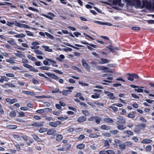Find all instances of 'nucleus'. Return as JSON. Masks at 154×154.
<instances>
[{
  "label": "nucleus",
  "mask_w": 154,
  "mask_h": 154,
  "mask_svg": "<svg viewBox=\"0 0 154 154\" xmlns=\"http://www.w3.org/2000/svg\"><path fill=\"white\" fill-rule=\"evenodd\" d=\"M61 124L60 121H56L55 122H51L49 125L52 127H56L58 125H60Z\"/></svg>",
  "instance_id": "obj_6"
},
{
  "label": "nucleus",
  "mask_w": 154,
  "mask_h": 154,
  "mask_svg": "<svg viewBox=\"0 0 154 154\" xmlns=\"http://www.w3.org/2000/svg\"><path fill=\"white\" fill-rule=\"evenodd\" d=\"M109 107L111 108L113 111H117L118 110V108L115 106H109Z\"/></svg>",
  "instance_id": "obj_47"
},
{
  "label": "nucleus",
  "mask_w": 154,
  "mask_h": 154,
  "mask_svg": "<svg viewBox=\"0 0 154 154\" xmlns=\"http://www.w3.org/2000/svg\"><path fill=\"white\" fill-rule=\"evenodd\" d=\"M152 142V140L151 139H144L143 140L141 143L144 144H149L151 143Z\"/></svg>",
  "instance_id": "obj_11"
},
{
  "label": "nucleus",
  "mask_w": 154,
  "mask_h": 154,
  "mask_svg": "<svg viewBox=\"0 0 154 154\" xmlns=\"http://www.w3.org/2000/svg\"><path fill=\"white\" fill-rule=\"evenodd\" d=\"M117 119L118 120L117 122L122 124H125V123L126 119L124 117L120 116L118 117Z\"/></svg>",
  "instance_id": "obj_5"
},
{
  "label": "nucleus",
  "mask_w": 154,
  "mask_h": 154,
  "mask_svg": "<svg viewBox=\"0 0 154 154\" xmlns=\"http://www.w3.org/2000/svg\"><path fill=\"white\" fill-rule=\"evenodd\" d=\"M21 137L25 141H27L28 140V137L25 134H23Z\"/></svg>",
  "instance_id": "obj_29"
},
{
  "label": "nucleus",
  "mask_w": 154,
  "mask_h": 154,
  "mask_svg": "<svg viewBox=\"0 0 154 154\" xmlns=\"http://www.w3.org/2000/svg\"><path fill=\"white\" fill-rule=\"evenodd\" d=\"M134 91L137 92L138 93L142 92L143 91V89L140 88L135 89H134Z\"/></svg>",
  "instance_id": "obj_49"
},
{
  "label": "nucleus",
  "mask_w": 154,
  "mask_h": 154,
  "mask_svg": "<svg viewBox=\"0 0 154 154\" xmlns=\"http://www.w3.org/2000/svg\"><path fill=\"white\" fill-rule=\"evenodd\" d=\"M25 32L26 33L27 35L28 36H34L33 34V33H32L31 32H30V31H25Z\"/></svg>",
  "instance_id": "obj_40"
},
{
  "label": "nucleus",
  "mask_w": 154,
  "mask_h": 154,
  "mask_svg": "<svg viewBox=\"0 0 154 154\" xmlns=\"http://www.w3.org/2000/svg\"><path fill=\"white\" fill-rule=\"evenodd\" d=\"M150 3L147 1H144L143 2V5L144 6L148 7L150 6Z\"/></svg>",
  "instance_id": "obj_22"
},
{
  "label": "nucleus",
  "mask_w": 154,
  "mask_h": 154,
  "mask_svg": "<svg viewBox=\"0 0 154 154\" xmlns=\"http://www.w3.org/2000/svg\"><path fill=\"white\" fill-rule=\"evenodd\" d=\"M82 61L83 66L85 67H88V65L85 60L84 59H82Z\"/></svg>",
  "instance_id": "obj_27"
},
{
  "label": "nucleus",
  "mask_w": 154,
  "mask_h": 154,
  "mask_svg": "<svg viewBox=\"0 0 154 154\" xmlns=\"http://www.w3.org/2000/svg\"><path fill=\"white\" fill-rule=\"evenodd\" d=\"M152 148V146L150 145L147 146L145 148V151L146 152H150Z\"/></svg>",
  "instance_id": "obj_18"
},
{
  "label": "nucleus",
  "mask_w": 154,
  "mask_h": 154,
  "mask_svg": "<svg viewBox=\"0 0 154 154\" xmlns=\"http://www.w3.org/2000/svg\"><path fill=\"white\" fill-rule=\"evenodd\" d=\"M45 35L48 37L49 38H50L51 39H52V40H53L54 39V37L53 35H51V34H49V33H48L47 32H45Z\"/></svg>",
  "instance_id": "obj_30"
},
{
  "label": "nucleus",
  "mask_w": 154,
  "mask_h": 154,
  "mask_svg": "<svg viewBox=\"0 0 154 154\" xmlns=\"http://www.w3.org/2000/svg\"><path fill=\"white\" fill-rule=\"evenodd\" d=\"M56 132V131L54 129H51L49 130L47 132V134L49 135H51Z\"/></svg>",
  "instance_id": "obj_17"
},
{
  "label": "nucleus",
  "mask_w": 154,
  "mask_h": 154,
  "mask_svg": "<svg viewBox=\"0 0 154 154\" xmlns=\"http://www.w3.org/2000/svg\"><path fill=\"white\" fill-rule=\"evenodd\" d=\"M66 88L68 89V90H64L62 91V94L64 95H66L67 94H69L70 93L72 92L71 90L74 88L73 87H66Z\"/></svg>",
  "instance_id": "obj_4"
},
{
  "label": "nucleus",
  "mask_w": 154,
  "mask_h": 154,
  "mask_svg": "<svg viewBox=\"0 0 154 154\" xmlns=\"http://www.w3.org/2000/svg\"><path fill=\"white\" fill-rule=\"evenodd\" d=\"M23 66L25 67H33L32 66L29 65L28 63H23Z\"/></svg>",
  "instance_id": "obj_53"
},
{
  "label": "nucleus",
  "mask_w": 154,
  "mask_h": 154,
  "mask_svg": "<svg viewBox=\"0 0 154 154\" xmlns=\"http://www.w3.org/2000/svg\"><path fill=\"white\" fill-rule=\"evenodd\" d=\"M109 46H106V48L109 49L110 52L114 53L115 52V50H118L119 48L117 47L114 48L113 46L112 45L111 42L110 41H109Z\"/></svg>",
  "instance_id": "obj_3"
},
{
  "label": "nucleus",
  "mask_w": 154,
  "mask_h": 154,
  "mask_svg": "<svg viewBox=\"0 0 154 154\" xmlns=\"http://www.w3.org/2000/svg\"><path fill=\"white\" fill-rule=\"evenodd\" d=\"M43 63L45 65L49 66L52 65L53 66L57 67L58 65L57 64L56 62L52 60L49 59H47L43 62Z\"/></svg>",
  "instance_id": "obj_2"
},
{
  "label": "nucleus",
  "mask_w": 154,
  "mask_h": 154,
  "mask_svg": "<svg viewBox=\"0 0 154 154\" xmlns=\"http://www.w3.org/2000/svg\"><path fill=\"white\" fill-rule=\"evenodd\" d=\"M34 52L36 54H42V52L39 50L37 49L34 50Z\"/></svg>",
  "instance_id": "obj_39"
},
{
  "label": "nucleus",
  "mask_w": 154,
  "mask_h": 154,
  "mask_svg": "<svg viewBox=\"0 0 154 154\" xmlns=\"http://www.w3.org/2000/svg\"><path fill=\"white\" fill-rule=\"evenodd\" d=\"M11 40L7 41V42L10 45H11L14 46L16 44L14 39L13 38H11Z\"/></svg>",
  "instance_id": "obj_14"
},
{
  "label": "nucleus",
  "mask_w": 154,
  "mask_h": 154,
  "mask_svg": "<svg viewBox=\"0 0 154 154\" xmlns=\"http://www.w3.org/2000/svg\"><path fill=\"white\" fill-rule=\"evenodd\" d=\"M5 100L7 102L10 104H13L14 103L17 102V100L15 98L12 99L7 98Z\"/></svg>",
  "instance_id": "obj_10"
},
{
  "label": "nucleus",
  "mask_w": 154,
  "mask_h": 154,
  "mask_svg": "<svg viewBox=\"0 0 154 154\" xmlns=\"http://www.w3.org/2000/svg\"><path fill=\"white\" fill-rule=\"evenodd\" d=\"M127 4L131 6H135L139 7L141 5V2L140 0H124Z\"/></svg>",
  "instance_id": "obj_1"
},
{
  "label": "nucleus",
  "mask_w": 154,
  "mask_h": 154,
  "mask_svg": "<svg viewBox=\"0 0 154 154\" xmlns=\"http://www.w3.org/2000/svg\"><path fill=\"white\" fill-rule=\"evenodd\" d=\"M114 121L109 118H106V122L112 123L114 122Z\"/></svg>",
  "instance_id": "obj_41"
},
{
  "label": "nucleus",
  "mask_w": 154,
  "mask_h": 154,
  "mask_svg": "<svg viewBox=\"0 0 154 154\" xmlns=\"http://www.w3.org/2000/svg\"><path fill=\"white\" fill-rule=\"evenodd\" d=\"M32 136L35 140L38 142H42V140L36 134L32 135Z\"/></svg>",
  "instance_id": "obj_16"
},
{
  "label": "nucleus",
  "mask_w": 154,
  "mask_h": 154,
  "mask_svg": "<svg viewBox=\"0 0 154 154\" xmlns=\"http://www.w3.org/2000/svg\"><path fill=\"white\" fill-rule=\"evenodd\" d=\"M127 116L129 118H134L135 117V116L133 114L129 113L127 114Z\"/></svg>",
  "instance_id": "obj_38"
},
{
  "label": "nucleus",
  "mask_w": 154,
  "mask_h": 154,
  "mask_svg": "<svg viewBox=\"0 0 154 154\" xmlns=\"http://www.w3.org/2000/svg\"><path fill=\"white\" fill-rule=\"evenodd\" d=\"M119 132V131L117 130H113V131H110V132L112 134H117Z\"/></svg>",
  "instance_id": "obj_58"
},
{
  "label": "nucleus",
  "mask_w": 154,
  "mask_h": 154,
  "mask_svg": "<svg viewBox=\"0 0 154 154\" xmlns=\"http://www.w3.org/2000/svg\"><path fill=\"white\" fill-rule=\"evenodd\" d=\"M85 146V144L82 143L78 144L77 146V148L80 149H83Z\"/></svg>",
  "instance_id": "obj_25"
},
{
  "label": "nucleus",
  "mask_w": 154,
  "mask_h": 154,
  "mask_svg": "<svg viewBox=\"0 0 154 154\" xmlns=\"http://www.w3.org/2000/svg\"><path fill=\"white\" fill-rule=\"evenodd\" d=\"M86 119L87 118L85 116H81L78 119L77 121L79 123H82L86 121Z\"/></svg>",
  "instance_id": "obj_9"
},
{
  "label": "nucleus",
  "mask_w": 154,
  "mask_h": 154,
  "mask_svg": "<svg viewBox=\"0 0 154 154\" xmlns=\"http://www.w3.org/2000/svg\"><path fill=\"white\" fill-rule=\"evenodd\" d=\"M99 136V135L95 134H91L89 135V137L91 138H97Z\"/></svg>",
  "instance_id": "obj_31"
},
{
  "label": "nucleus",
  "mask_w": 154,
  "mask_h": 154,
  "mask_svg": "<svg viewBox=\"0 0 154 154\" xmlns=\"http://www.w3.org/2000/svg\"><path fill=\"white\" fill-rule=\"evenodd\" d=\"M91 97L93 98L97 99L99 97L100 95L99 94H95V95H91Z\"/></svg>",
  "instance_id": "obj_44"
},
{
  "label": "nucleus",
  "mask_w": 154,
  "mask_h": 154,
  "mask_svg": "<svg viewBox=\"0 0 154 154\" xmlns=\"http://www.w3.org/2000/svg\"><path fill=\"white\" fill-rule=\"evenodd\" d=\"M126 146H131L132 144V143L130 141H128L125 143Z\"/></svg>",
  "instance_id": "obj_55"
},
{
  "label": "nucleus",
  "mask_w": 154,
  "mask_h": 154,
  "mask_svg": "<svg viewBox=\"0 0 154 154\" xmlns=\"http://www.w3.org/2000/svg\"><path fill=\"white\" fill-rule=\"evenodd\" d=\"M26 36L23 33H21L20 34H18L15 35L14 36L17 38H23L25 37Z\"/></svg>",
  "instance_id": "obj_24"
},
{
  "label": "nucleus",
  "mask_w": 154,
  "mask_h": 154,
  "mask_svg": "<svg viewBox=\"0 0 154 154\" xmlns=\"http://www.w3.org/2000/svg\"><path fill=\"white\" fill-rule=\"evenodd\" d=\"M46 128H40L39 130V132L41 133H42L44 132H46Z\"/></svg>",
  "instance_id": "obj_51"
},
{
  "label": "nucleus",
  "mask_w": 154,
  "mask_h": 154,
  "mask_svg": "<svg viewBox=\"0 0 154 154\" xmlns=\"http://www.w3.org/2000/svg\"><path fill=\"white\" fill-rule=\"evenodd\" d=\"M41 15L51 20H52L53 19V18L51 16L43 14H42Z\"/></svg>",
  "instance_id": "obj_35"
},
{
  "label": "nucleus",
  "mask_w": 154,
  "mask_h": 154,
  "mask_svg": "<svg viewBox=\"0 0 154 154\" xmlns=\"http://www.w3.org/2000/svg\"><path fill=\"white\" fill-rule=\"evenodd\" d=\"M140 120L142 121L143 122L145 123L146 122V120L143 117H140Z\"/></svg>",
  "instance_id": "obj_64"
},
{
  "label": "nucleus",
  "mask_w": 154,
  "mask_h": 154,
  "mask_svg": "<svg viewBox=\"0 0 154 154\" xmlns=\"http://www.w3.org/2000/svg\"><path fill=\"white\" fill-rule=\"evenodd\" d=\"M14 24V23L11 22L9 21H8L7 22V23L6 24L8 26H12V25H13Z\"/></svg>",
  "instance_id": "obj_52"
},
{
  "label": "nucleus",
  "mask_w": 154,
  "mask_h": 154,
  "mask_svg": "<svg viewBox=\"0 0 154 154\" xmlns=\"http://www.w3.org/2000/svg\"><path fill=\"white\" fill-rule=\"evenodd\" d=\"M63 137L61 134H59L57 135L56 140L57 141L60 142L62 140Z\"/></svg>",
  "instance_id": "obj_28"
},
{
  "label": "nucleus",
  "mask_w": 154,
  "mask_h": 154,
  "mask_svg": "<svg viewBox=\"0 0 154 154\" xmlns=\"http://www.w3.org/2000/svg\"><path fill=\"white\" fill-rule=\"evenodd\" d=\"M44 48H45V51L48 52H51L52 50L51 49H49V47L48 46H45Z\"/></svg>",
  "instance_id": "obj_48"
},
{
  "label": "nucleus",
  "mask_w": 154,
  "mask_h": 154,
  "mask_svg": "<svg viewBox=\"0 0 154 154\" xmlns=\"http://www.w3.org/2000/svg\"><path fill=\"white\" fill-rule=\"evenodd\" d=\"M6 127L9 129H15L17 128V126L14 125H7Z\"/></svg>",
  "instance_id": "obj_20"
},
{
  "label": "nucleus",
  "mask_w": 154,
  "mask_h": 154,
  "mask_svg": "<svg viewBox=\"0 0 154 154\" xmlns=\"http://www.w3.org/2000/svg\"><path fill=\"white\" fill-rule=\"evenodd\" d=\"M27 57L29 59L32 61H36V59L35 57H33L31 55H29Z\"/></svg>",
  "instance_id": "obj_26"
},
{
  "label": "nucleus",
  "mask_w": 154,
  "mask_h": 154,
  "mask_svg": "<svg viewBox=\"0 0 154 154\" xmlns=\"http://www.w3.org/2000/svg\"><path fill=\"white\" fill-rule=\"evenodd\" d=\"M32 81L33 83L35 84H37L39 83L35 79H32Z\"/></svg>",
  "instance_id": "obj_63"
},
{
  "label": "nucleus",
  "mask_w": 154,
  "mask_h": 154,
  "mask_svg": "<svg viewBox=\"0 0 154 154\" xmlns=\"http://www.w3.org/2000/svg\"><path fill=\"white\" fill-rule=\"evenodd\" d=\"M80 42L82 43L85 45H89L90 46H91V47L94 48H96L97 45H94V44H90L88 43V42H86L85 41H81Z\"/></svg>",
  "instance_id": "obj_13"
},
{
  "label": "nucleus",
  "mask_w": 154,
  "mask_h": 154,
  "mask_svg": "<svg viewBox=\"0 0 154 154\" xmlns=\"http://www.w3.org/2000/svg\"><path fill=\"white\" fill-rule=\"evenodd\" d=\"M90 148L93 150H96L97 148V147L94 145H91L90 146Z\"/></svg>",
  "instance_id": "obj_57"
},
{
  "label": "nucleus",
  "mask_w": 154,
  "mask_h": 154,
  "mask_svg": "<svg viewBox=\"0 0 154 154\" xmlns=\"http://www.w3.org/2000/svg\"><path fill=\"white\" fill-rule=\"evenodd\" d=\"M13 137L15 139H18L19 140H21L20 136L18 134H14L13 135Z\"/></svg>",
  "instance_id": "obj_56"
},
{
  "label": "nucleus",
  "mask_w": 154,
  "mask_h": 154,
  "mask_svg": "<svg viewBox=\"0 0 154 154\" xmlns=\"http://www.w3.org/2000/svg\"><path fill=\"white\" fill-rule=\"evenodd\" d=\"M9 115L11 117H14L16 116V113L15 111H13L10 113Z\"/></svg>",
  "instance_id": "obj_36"
},
{
  "label": "nucleus",
  "mask_w": 154,
  "mask_h": 154,
  "mask_svg": "<svg viewBox=\"0 0 154 154\" xmlns=\"http://www.w3.org/2000/svg\"><path fill=\"white\" fill-rule=\"evenodd\" d=\"M117 128L119 130H124L126 128V127L122 125H118Z\"/></svg>",
  "instance_id": "obj_23"
},
{
  "label": "nucleus",
  "mask_w": 154,
  "mask_h": 154,
  "mask_svg": "<svg viewBox=\"0 0 154 154\" xmlns=\"http://www.w3.org/2000/svg\"><path fill=\"white\" fill-rule=\"evenodd\" d=\"M13 58H10L9 59H7L6 60V62L11 63H15V61L13 60L12 59Z\"/></svg>",
  "instance_id": "obj_33"
},
{
  "label": "nucleus",
  "mask_w": 154,
  "mask_h": 154,
  "mask_svg": "<svg viewBox=\"0 0 154 154\" xmlns=\"http://www.w3.org/2000/svg\"><path fill=\"white\" fill-rule=\"evenodd\" d=\"M132 29L135 31H139L140 30V28L138 26H133L132 27Z\"/></svg>",
  "instance_id": "obj_45"
},
{
  "label": "nucleus",
  "mask_w": 154,
  "mask_h": 154,
  "mask_svg": "<svg viewBox=\"0 0 154 154\" xmlns=\"http://www.w3.org/2000/svg\"><path fill=\"white\" fill-rule=\"evenodd\" d=\"M23 93L24 94L29 95L31 96H34L35 94L34 93L31 91H23Z\"/></svg>",
  "instance_id": "obj_15"
},
{
  "label": "nucleus",
  "mask_w": 154,
  "mask_h": 154,
  "mask_svg": "<svg viewBox=\"0 0 154 154\" xmlns=\"http://www.w3.org/2000/svg\"><path fill=\"white\" fill-rule=\"evenodd\" d=\"M69 117L67 116H66L65 117H59L57 118L58 119L64 120L65 119H68Z\"/></svg>",
  "instance_id": "obj_46"
},
{
  "label": "nucleus",
  "mask_w": 154,
  "mask_h": 154,
  "mask_svg": "<svg viewBox=\"0 0 154 154\" xmlns=\"http://www.w3.org/2000/svg\"><path fill=\"white\" fill-rule=\"evenodd\" d=\"M73 34L76 37H78L79 35H81L80 33L78 32H74Z\"/></svg>",
  "instance_id": "obj_59"
},
{
  "label": "nucleus",
  "mask_w": 154,
  "mask_h": 154,
  "mask_svg": "<svg viewBox=\"0 0 154 154\" xmlns=\"http://www.w3.org/2000/svg\"><path fill=\"white\" fill-rule=\"evenodd\" d=\"M48 75L55 79H58V77L57 76L52 73H49L48 74Z\"/></svg>",
  "instance_id": "obj_19"
},
{
  "label": "nucleus",
  "mask_w": 154,
  "mask_h": 154,
  "mask_svg": "<svg viewBox=\"0 0 154 154\" xmlns=\"http://www.w3.org/2000/svg\"><path fill=\"white\" fill-rule=\"evenodd\" d=\"M130 75H131V76L132 77L136 79H137L139 77V76L138 75H137L136 74H131Z\"/></svg>",
  "instance_id": "obj_60"
},
{
  "label": "nucleus",
  "mask_w": 154,
  "mask_h": 154,
  "mask_svg": "<svg viewBox=\"0 0 154 154\" xmlns=\"http://www.w3.org/2000/svg\"><path fill=\"white\" fill-rule=\"evenodd\" d=\"M5 85H7V86L9 87H13V88L15 87V86L14 85L11 83H7L5 84Z\"/></svg>",
  "instance_id": "obj_42"
},
{
  "label": "nucleus",
  "mask_w": 154,
  "mask_h": 154,
  "mask_svg": "<svg viewBox=\"0 0 154 154\" xmlns=\"http://www.w3.org/2000/svg\"><path fill=\"white\" fill-rule=\"evenodd\" d=\"M82 112L86 116H88L89 115V113L87 110H82Z\"/></svg>",
  "instance_id": "obj_43"
},
{
  "label": "nucleus",
  "mask_w": 154,
  "mask_h": 154,
  "mask_svg": "<svg viewBox=\"0 0 154 154\" xmlns=\"http://www.w3.org/2000/svg\"><path fill=\"white\" fill-rule=\"evenodd\" d=\"M64 58H65V56H64V55H62V54H60V55L59 58H58V57H57V59H58V60H61L60 59H63Z\"/></svg>",
  "instance_id": "obj_50"
},
{
  "label": "nucleus",
  "mask_w": 154,
  "mask_h": 154,
  "mask_svg": "<svg viewBox=\"0 0 154 154\" xmlns=\"http://www.w3.org/2000/svg\"><path fill=\"white\" fill-rule=\"evenodd\" d=\"M97 117L93 116L91 118H90L89 119V120L90 121H95Z\"/></svg>",
  "instance_id": "obj_62"
},
{
  "label": "nucleus",
  "mask_w": 154,
  "mask_h": 154,
  "mask_svg": "<svg viewBox=\"0 0 154 154\" xmlns=\"http://www.w3.org/2000/svg\"><path fill=\"white\" fill-rule=\"evenodd\" d=\"M15 25L16 26H18L20 28H22L24 27L26 28H27L28 27V26L27 25H26L25 24H22L19 23L17 22V21H16L15 23Z\"/></svg>",
  "instance_id": "obj_8"
},
{
  "label": "nucleus",
  "mask_w": 154,
  "mask_h": 154,
  "mask_svg": "<svg viewBox=\"0 0 154 154\" xmlns=\"http://www.w3.org/2000/svg\"><path fill=\"white\" fill-rule=\"evenodd\" d=\"M124 133L125 134H128L130 135H133L134 133L132 131L129 130H126L124 131Z\"/></svg>",
  "instance_id": "obj_34"
},
{
  "label": "nucleus",
  "mask_w": 154,
  "mask_h": 154,
  "mask_svg": "<svg viewBox=\"0 0 154 154\" xmlns=\"http://www.w3.org/2000/svg\"><path fill=\"white\" fill-rule=\"evenodd\" d=\"M113 5H121V3L120 2V0H113Z\"/></svg>",
  "instance_id": "obj_21"
},
{
  "label": "nucleus",
  "mask_w": 154,
  "mask_h": 154,
  "mask_svg": "<svg viewBox=\"0 0 154 154\" xmlns=\"http://www.w3.org/2000/svg\"><path fill=\"white\" fill-rule=\"evenodd\" d=\"M106 153L108 154H115L114 152L112 150H108L106 151Z\"/></svg>",
  "instance_id": "obj_61"
},
{
  "label": "nucleus",
  "mask_w": 154,
  "mask_h": 154,
  "mask_svg": "<svg viewBox=\"0 0 154 154\" xmlns=\"http://www.w3.org/2000/svg\"><path fill=\"white\" fill-rule=\"evenodd\" d=\"M43 122H35L31 124V125H29V126H32L37 127H41L43 126Z\"/></svg>",
  "instance_id": "obj_7"
},
{
  "label": "nucleus",
  "mask_w": 154,
  "mask_h": 154,
  "mask_svg": "<svg viewBox=\"0 0 154 154\" xmlns=\"http://www.w3.org/2000/svg\"><path fill=\"white\" fill-rule=\"evenodd\" d=\"M55 107L57 109L60 110H61L62 109V108L61 107V105L59 104H56L55 105Z\"/></svg>",
  "instance_id": "obj_54"
},
{
  "label": "nucleus",
  "mask_w": 154,
  "mask_h": 154,
  "mask_svg": "<svg viewBox=\"0 0 154 154\" xmlns=\"http://www.w3.org/2000/svg\"><path fill=\"white\" fill-rule=\"evenodd\" d=\"M106 95L109 97V99L113 100L115 98V97L114 96L113 94L112 93H110V92L106 91Z\"/></svg>",
  "instance_id": "obj_12"
},
{
  "label": "nucleus",
  "mask_w": 154,
  "mask_h": 154,
  "mask_svg": "<svg viewBox=\"0 0 154 154\" xmlns=\"http://www.w3.org/2000/svg\"><path fill=\"white\" fill-rule=\"evenodd\" d=\"M28 9L29 10H31L33 11H36V12H38L39 11V10L38 9L35 8H33L32 7H29L28 8Z\"/></svg>",
  "instance_id": "obj_32"
},
{
  "label": "nucleus",
  "mask_w": 154,
  "mask_h": 154,
  "mask_svg": "<svg viewBox=\"0 0 154 154\" xmlns=\"http://www.w3.org/2000/svg\"><path fill=\"white\" fill-rule=\"evenodd\" d=\"M119 146L120 148L125 149L126 146L125 143H124L119 144Z\"/></svg>",
  "instance_id": "obj_37"
}]
</instances>
